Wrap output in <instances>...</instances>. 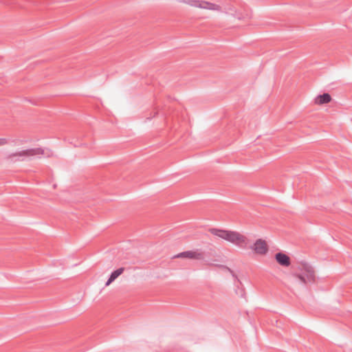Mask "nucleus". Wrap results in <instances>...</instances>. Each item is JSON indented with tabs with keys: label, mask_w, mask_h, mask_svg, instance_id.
<instances>
[{
	"label": "nucleus",
	"mask_w": 352,
	"mask_h": 352,
	"mask_svg": "<svg viewBox=\"0 0 352 352\" xmlns=\"http://www.w3.org/2000/svg\"><path fill=\"white\" fill-rule=\"evenodd\" d=\"M208 232L213 236L225 240L236 246L244 248L248 243L246 236L239 232L219 228H210Z\"/></svg>",
	"instance_id": "nucleus-1"
},
{
	"label": "nucleus",
	"mask_w": 352,
	"mask_h": 352,
	"mask_svg": "<svg viewBox=\"0 0 352 352\" xmlns=\"http://www.w3.org/2000/svg\"><path fill=\"white\" fill-rule=\"evenodd\" d=\"M296 277L302 285H307L316 281V274L312 266L307 264H302L300 267V273L297 274Z\"/></svg>",
	"instance_id": "nucleus-2"
},
{
	"label": "nucleus",
	"mask_w": 352,
	"mask_h": 352,
	"mask_svg": "<svg viewBox=\"0 0 352 352\" xmlns=\"http://www.w3.org/2000/svg\"><path fill=\"white\" fill-rule=\"evenodd\" d=\"M44 154V150L41 148L19 149L11 153L8 157L12 160H17L25 157Z\"/></svg>",
	"instance_id": "nucleus-3"
},
{
	"label": "nucleus",
	"mask_w": 352,
	"mask_h": 352,
	"mask_svg": "<svg viewBox=\"0 0 352 352\" xmlns=\"http://www.w3.org/2000/svg\"><path fill=\"white\" fill-rule=\"evenodd\" d=\"M186 3L189 6L200 10L219 12L221 6L213 2L206 0H187Z\"/></svg>",
	"instance_id": "nucleus-4"
},
{
	"label": "nucleus",
	"mask_w": 352,
	"mask_h": 352,
	"mask_svg": "<svg viewBox=\"0 0 352 352\" xmlns=\"http://www.w3.org/2000/svg\"><path fill=\"white\" fill-rule=\"evenodd\" d=\"M252 251L258 255L263 256L268 252L267 242L261 239H257L251 247Z\"/></svg>",
	"instance_id": "nucleus-5"
},
{
	"label": "nucleus",
	"mask_w": 352,
	"mask_h": 352,
	"mask_svg": "<svg viewBox=\"0 0 352 352\" xmlns=\"http://www.w3.org/2000/svg\"><path fill=\"white\" fill-rule=\"evenodd\" d=\"M175 257L192 260H201L204 258V254L199 251H186L178 254Z\"/></svg>",
	"instance_id": "nucleus-6"
},
{
	"label": "nucleus",
	"mask_w": 352,
	"mask_h": 352,
	"mask_svg": "<svg viewBox=\"0 0 352 352\" xmlns=\"http://www.w3.org/2000/svg\"><path fill=\"white\" fill-rule=\"evenodd\" d=\"M275 258L277 263L284 267H288L291 264L290 258L286 254L278 252L276 254Z\"/></svg>",
	"instance_id": "nucleus-7"
},
{
	"label": "nucleus",
	"mask_w": 352,
	"mask_h": 352,
	"mask_svg": "<svg viewBox=\"0 0 352 352\" xmlns=\"http://www.w3.org/2000/svg\"><path fill=\"white\" fill-rule=\"evenodd\" d=\"M331 100L332 98L330 94L325 93L316 96L314 98V104L316 105H322L329 103Z\"/></svg>",
	"instance_id": "nucleus-8"
},
{
	"label": "nucleus",
	"mask_w": 352,
	"mask_h": 352,
	"mask_svg": "<svg viewBox=\"0 0 352 352\" xmlns=\"http://www.w3.org/2000/svg\"><path fill=\"white\" fill-rule=\"evenodd\" d=\"M124 271V267H120L117 269L116 270L113 271L111 275L109 278L106 283V286H109L113 283L119 276H120Z\"/></svg>",
	"instance_id": "nucleus-9"
},
{
	"label": "nucleus",
	"mask_w": 352,
	"mask_h": 352,
	"mask_svg": "<svg viewBox=\"0 0 352 352\" xmlns=\"http://www.w3.org/2000/svg\"><path fill=\"white\" fill-rule=\"evenodd\" d=\"M7 142L5 138H0V146H3L6 144Z\"/></svg>",
	"instance_id": "nucleus-10"
}]
</instances>
